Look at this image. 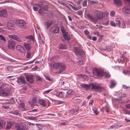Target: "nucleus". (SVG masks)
<instances>
[{
	"mask_svg": "<svg viewBox=\"0 0 130 130\" xmlns=\"http://www.w3.org/2000/svg\"><path fill=\"white\" fill-rule=\"evenodd\" d=\"M59 68H60L58 73H60L65 70L66 68V66L64 64L60 63Z\"/></svg>",
	"mask_w": 130,
	"mask_h": 130,
	"instance_id": "17",
	"label": "nucleus"
},
{
	"mask_svg": "<svg viewBox=\"0 0 130 130\" xmlns=\"http://www.w3.org/2000/svg\"><path fill=\"white\" fill-rule=\"evenodd\" d=\"M15 45V42L14 40L11 39L9 41L8 46L10 49L14 48Z\"/></svg>",
	"mask_w": 130,
	"mask_h": 130,
	"instance_id": "11",
	"label": "nucleus"
},
{
	"mask_svg": "<svg viewBox=\"0 0 130 130\" xmlns=\"http://www.w3.org/2000/svg\"><path fill=\"white\" fill-rule=\"evenodd\" d=\"M16 48L17 50L22 53H24L25 52V49L24 47L21 45H17L16 46Z\"/></svg>",
	"mask_w": 130,
	"mask_h": 130,
	"instance_id": "16",
	"label": "nucleus"
},
{
	"mask_svg": "<svg viewBox=\"0 0 130 130\" xmlns=\"http://www.w3.org/2000/svg\"><path fill=\"white\" fill-rule=\"evenodd\" d=\"M7 16V12L5 9H3L0 11V16L6 17Z\"/></svg>",
	"mask_w": 130,
	"mask_h": 130,
	"instance_id": "22",
	"label": "nucleus"
},
{
	"mask_svg": "<svg viewBox=\"0 0 130 130\" xmlns=\"http://www.w3.org/2000/svg\"><path fill=\"white\" fill-rule=\"evenodd\" d=\"M35 5L40 8V9L38 10V13L41 15L43 13L44 11H46L48 9V6L46 5H44L43 4L40 5L39 4H37Z\"/></svg>",
	"mask_w": 130,
	"mask_h": 130,
	"instance_id": "2",
	"label": "nucleus"
},
{
	"mask_svg": "<svg viewBox=\"0 0 130 130\" xmlns=\"http://www.w3.org/2000/svg\"><path fill=\"white\" fill-rule=\"evenodd\" d=\"M103 15L101 12H98L97 14V17L91 15H89L88 17L92 22L95 24L96 23L99 19H101L103 17Z\"/></svg>",
	"mask_w": 130,
	"mask_h": 130,
	"instance_id": "1",
	"label": "nucleus"
},
{
	"mask_svg": "<svg viewBox=\"0 0 130 130\" xmlns=\"http://www.w3.org/2000/svg\"><path fill=\"white\" fill-rule=\"evenodd\" d=\"M24 45L26 50L27 51H29L30 50L31 46L30 45H29V43L26 42H24Z\"/></svg>",
	"mask_w": 130,
	"mask_h": 130,
	"instance_id": "24",
	"label": "nucleus"
},
{
	"mask_svg": "<svg viewBox=\"0 0 130 130\" xmlns=\"http://www.w3.org/2000/svg\"><path fill=\"white\" fill-rule=\"evenodd\" d=\"M38 110L37 109H34L30 111H29L30 112L29 114L32 115H36L37 113H36L37 112Z\"/></svg>",
	"mask_w": 130,
	"mask_h": 130,
	"instance_id": "27",
	"label": "nucleus"
},
{
	"mask_svg": "<svg viewBox=\"0 0 130 130\" xmlns=\"http://www.w3.org/2000/svg\"><path fill=\"white\" fill-rule=\"evenodd\" d=\"M110 24L112 26L115 27L116 26V24L115 22H114L113 21H111L110 22Z\"/></svg>",
	"mask_w": 130,
	"mask_h": 130,
	"instance_id": "46",
	"label": "nucleus"
},
{
	"mask_svg": "<svg viewBox=\"0 0 130 130\" xmlns=\"http://www.w3.org/2000/svg\"><path fill=\"white\" fill-rule=\"evenodd\" d=\"M123 86L124 89H127L129 88V86H127L125 85H123Z\"/></svg>",
	"mask_w": 130,
	"mask_h": 130,
	"instance_id": "59",
	"label": "nucleus"
},
{
	"mask_svg": "<svg viewBox=\"0 0 130 130\" xmlns=\"http://www.w3.org/2000/svg\"><path fill=\"white\" fill-rule=\"evenodd\" d=\"M16 128L18 130H26V127L24 126L23 123H17L15 124Z\"/></svg>",
	"mask_w": 130,
	"mask_h": 130,
	"instance_id": "7",
	"label": "nucleus"
},
{
	"mask_svg": "<svg viewBox=\"0 0 130 130\" xmlns=\"http://www.w3.org/2000/svg\"><path fill=\"white\" fill-rule=\"evenodd\" d=\"M123 73L125 75H129L130 74V72L129 71L125 70H123Z\"/></svg>",
	"mask_w": 130,
	"mask_h": 130,
	"instance_id": "41",
	"label": "nucleus"
},
{
	"mask_svg": "<svg viewBox=\"0 0 130 130\" xmlns=\"http://www.w3.org/2000/svg\"><path fill=\"white\" fill-rule=\"evenodd\" d=\"M19 26L23 28H25L26 27V23L23 20H18L17 22Z\"/></svg>",
	"mask_w": 130,
	"mask_h": 130,
	"instance_id": "13",
	"label": "nucleus"
},
{
	"mask_svg": "<svg viewBox=\"0 0 130 130\" xmlns=\"http://www.w3.org/2000/svg\"><path fill=\"white\" fill-rule=\"evenodd\" d=\"M45 127L43 126H41L39 127V130H45Z\"/></svg>",
	"mask_w": 130,
	"mask_h": 130,
	"instance_id": "51",
	"label": "nucleus"
},
{
	"mask_svg": "<svg viewBox=\"0 0 130 130\" xmlns=\"http://www.w3.org/2000/svg\"><path fill=\"white\" fill-rule=\"evenodd\" d=\"M31 52L29 51H27V53L26 55V57L27 58H31Z\"/></svg>",
	"mask_w": 130,
	"mask_h": 130,
	"instance_id": "35",
	"label": "nucleus"
},
{
	"mask_svg": "<svg viewBox=\"0 0 130 130\" xmlns=\"http://www.w3.org/2000/svg\"><path fill=\"white\" fill-rule=\"evenodd\" d=\"M10 89L9 88H6L1 92V94L3 95L4 96H7L10 94Z\"/></svg>",
	"mask_w": 130,
	"mask_h": 130,
	"instance_id": "9",
	"label": "nucleus"
},
{
	"mask_svg": "<svg viewBox=\"0 0 130 130\" xmlns=\"http://www.w3.org/2000/svg\"><path fill=\"white\" fill-rule=\"evenodd\" d=\"M125 106L126 107V108H128L130 109V104H126L125 105Z\"/></svg>",
	"mask_w": 130,
	"mask_h": 130,
	"instance_id": "62",
	"label": "nucleus"
},
{
	"mask_svg": "<svg viewBox=\"0 0 130 130\" xmlns=\"http://www.w3.org/2000/svg\"><path fill=\"white\" fill-rule=\"evenodd\" d=\"M93 111H94V112L96 115H98L99 113V111L97 110H93Z\"/></svg>",
	"mask_w": 130,
	"mask_h": 130,
	"instance_id": "61",
	"label": "nucleus"
},
{
	"mask_svg": "<svg viewBox=\"0 0 130 130\" xmlns=\"http://www.w3.org/2000/svg\"><path fill=\"white\" fill-rule=\"evenodd\" d=\"M79 76H80L82 78H86L87 76L85 74H80L79 75Z\"/></svg>",
	"mask_w": 130,
	"mask_h": 130,
	"instance_id": "55",
	"label": "nucleus"
},
{
	"mask_svg": "<svg viewBox=\"0 0 130 130\" xmlns=\"http://www.w3.org/2000/svg\"><path fill=\"white\" fill-rule=\"evenodd\" d=\"M96 26L97 27L96 28V29H101L103 27V26H102L100 25H99L98 24L96 25Z\"/></svg>",
	"mask_w": 130,
	"mask_h": 130,
	"instance_id": "47",
	"label": "nucleus"
},
{
	"mask_svg": "<svg viewBox=\"0 0 130 130\" xmlns=\"http://www.w3.org/2000/svg\"><path fill=\"white\" fill-rule=\"evenodd\" d=\"M26 38L29 39L30 41H32L34 42V38L32 35L27 36Z\"/></svg>",
	"mask_w": 130,
	"mask_h": 130,
	"instance_id": "38",
	"label": "nucleus"
},
{
	"mask_svg": "<svg viewBox=\"0 0 130 130\" xmlns=\"http://www.w3.org/2000/svg\"><path fill=\"white\" fill-rule=\"evenodd\" d=\"M25 78L29 83H32L34 82V76L32 75H27L25 76Z\"/></svg>",
	"mask_w": 130,
	"mask_h": 130,
	"instance_id": "12",
	"label": "nucleus"
},
{
	"mask_svg": "<svg viewBox=\"0 0 130 130\" xmlns=\"http://www.w3.org/2000/svg\"><path fill=\"white\" fill-rule=\"evenodd\" d=\"M108 24H109L108 20H107L105 22V23H103V25H105L107 26V25H108Z\"/></svg>",
	"mask_w": 130,
	"mask_h": 130,
	"instance_id": "57",
	"label": "nucleus"
},
{
	"mask_svg": "<svg viewBox=\"0 0 130 130\" xmlns=\"http://www.w3.org/2000/svg\"><path fill=\"white\" fill-rule=\"evenodd\" d=\"M125 3H127L130 5V0H124Z\"/></svg>",
	"mask_w": 130,
	"mask_h": 130,
	"instance_id": "63",
	"label": "nucleus"
},
{
	"mask_svg": "<svg viewBox=\"0 0 130 130\" xmlns=\"http://www.w3.org/2000/svg\"><path fill=\"white\" fill-rule=\"evenodd\" d=\"M124 113L125 114L130 115V111L126 109H124L123 110Z\"/></svg>",
	"mask_w": 130,
	"mask_h": 130,
	"instance_id": "39",
	"label": "nucleus"
},
{
	"mask_svg": "<svg viewBox=\"0 0 130 130\" xmlns=\"http://www.w3.org/2000/svg\"><path fill=\"white\" fill-rule=\"evenodd\" d=\"M69 5L73 9L75 10L76 11L79 10V8H78L74 7L71 4H69Z\"/></svg>",
	"mask_w": 130,
	"mask_h": 130,
	"instance_id": "40",
	"label": "nucleus"
},
{
	"mask_svg": "<svg viewBox=\"0 0 130 130\" xmlns=\"http://www.w3.org/2000/svg\"><path fill=\"white\" fill-rule=\"evenodd\" d=\"M64 94L65 93L63 91L57 92L56 93V96H58L60 98L63 97Z\"/></svg>",
	"mask_w": 130,
	"mask_h": 130,
	"instance_id": "25",
	"label": "nucleus"
},
{
	"mask_svg": "<svg viewBox=\"0 0 130 130\" xmlns=\"http://www.w3.org/2000/svg\"><path fill=\"white\" fill-rule=\"evenodd\" d=\"M73 52L77 56L82 57L84 54L83 51L78 47H74Z\"/></svg>",
	"mask_w": 130,
	"mask_h": 130,
	"instance_id": "4",
	"label": "nucleus"
},
{
	"mask_svg": "<svg viewBox=\"0 0 130 130\" xmlns=\"http://www.w3.org/2000/svg\"><path fill=\"white\" fill-rule=\"evenodd\" d=\"M50 30L52 34H57L59 32V28L58 26L54 25L52 26L50 28Z\"/></svg>",
	"mask_w": 130,
	"mask_h": 130,
	"instance_id": "5",
	"label": "nucleus"
},
{
	"mask_svg": "<svg viewBox=\"0 0 130 130\" xmlns=\"http://www.w3.org/2000/svg\"><path fill=\"white\" fill-rule=\"evenodd\" d=\"M116 22L115 24H116V25L118 26L119 27H121L120 26L121 22L119 19H116L115 20Z\"/></svg>",
	"mask_w": 130,
	"mask_h": 130,
	"instance_id": "31",
	"label": "nucleus"
},
{
	"mask_svg": "<svg viewBox=\"0 0 130 130\" xmlns=\"http://www.w3.org/2000/svg\"><path fill=\"white\" fill-rule=\"evenodd\" d=\"M38 102L40 104L42 105L43 107L46 106V104L45 100L43 99H40Z\"/></svg>",
	"mask_w": 130,
	"mask_h": 130,
	"instance_id": "20",
	"label": "nucleus"
},
{
	"mask_svg": "<svg viewBox=\"0 0 130 130\" xmlns=\"http://www.w3.org/2000/svg\"><path fill=\"white\" fill-rule=\"evenodd\" d=\"M5 123L0 119V129H3L5 125Z\"/></svg>",
	"mask_w": 130,
	"mask_h": 130,
	"instance_id": "26",
	"label": "nucleus"
},
{
	"mask_svg": "<svg viewBox=\"0 0 130 130\" xmlns=\"http://www.w3.org/2000/svg\"><path fill=\"white\" fill-rule=\"evenodd\" d=\"M0 41L2 42L3 44H4L6 41L5 38L2 35H0Z\"/></svg>",
	"mask_w": 130,
	"mask_h": 130,
	"instance_id": "29",
	"label": "nucleus"
},
{
	"mask_svg": "<svg viewBox=\"0 0 130 130\" xmlns=\"http://www.w3.org/2000/svg\"><path fill=\"white\" fill-rule=\"evenodd\" d=\"M122 11L124 13L126 14H130V6H125L123 8Z\"/></svg>",
	"mask_w": 130,
	"mask_h": 130,
	"instance_id": "15",
	"label": "nucleus"
},
{
	"mask_svg": "<svg viewBox=\"0 0 130 130\" xmlns=\"http://www.w3.org/2000/svg\"><path fill=\"white\" fill-rule=\"evenodd\" d=\"M5 85L4 83H0V92L3 90V88L5 87Z\"/></svg>",
	"mask_w": 130,
	"mask_h": 130,
	"instance_id": "36",
	"label": "nucleus"
},
{
	"mask_svg": "<svg viewBox=\"0 0 130 130\" xmlns=\"http://www.w3.org/2000/svg\"><path fill=\"white\" fill-rule=\"evenodd\" d=\"M35 59H34L32 61H29L28 62L26 63H24L23 64L25 65V64H29L32 63L34 62V61L35 60Z\"/></svg>",
	"mask_w": 130,
	"mask_h": 130,
	"instance_id": "48",
	"label": "nucleus"
},
{
	"mask_svg": "<svg viewBox=\"0 0 130 130\" xmlns=\"http://www.w3.org/2000/svg\"><path fill=\"white\" fill-rule=\"evenodd\" d=\"M84 32L86 35L88 34L89 33V31L87 30H85L84 31Z\"/></svg>",
	"mask_w": 130,
	"mask_h": 130,
	"instance_id": "60",
	"label": "nucleus"
},
{
	"mask_svg": "<svg viewBox=\"0 0 130 130\" xmlns=\"http://www.w3.org/2000/svg\"><path fill=\"white\" fill-rule=\"evenodd\" d=\"M60 63H54L51 64L50 66L52 68L56 69L59 67Z\"/></svg>",
	"mask_w": 130,
	"mask_h": 130,
	"instance_id": "19",
	"label": "nucleus"
},
{
	"mask_svg": "<svg viewBox=\"0 0 130 130\" xmlns=\"http://www.w3.org/2000/svg\"><path fill=\"white\" fill-rule=\"evenodd\" d=\"M87 5V1L86 0H84L83 3V7H85Z\"/></svg>",
	"mask_w": 130,
	"mask_h": 130,
	"instance_id": "53",
	"label": "nucleus"
},
{
	"mask_svg": "<svg viewBox=\"0 0 130 130\" xmlns=\"http://www.w3.org/2000/svg\"><path fill=\"white\" fill-rule=\"evenodd\" d=\"M94 102V101L93 100H90V101L89 103V104L90 105V104L92 105V104Z\"/></svg>",
	"mask_w": 130,
	"mask_h": 130,
	"instance_id": "64",
	"label": "nucleus"
},
{
	"mask_svg": "<svg viewBox=\"0 0 130 130\" xmlns=\"http://www.w3.org/2000/svg\"><path fill=\"white\" fill-rule=\"evenodd\" d=\"M62 32L63 38L66 40H70V37L68 32H66L65 30L64 29V30H62Z\"/></svg>",
	"mask_w": 130,
	"mask_h": 130,
	"instance_id": "10",
	"label": "nucleus"
},
{
	"mask_svg": "<svg viewBox=\"0 0 130 130\" xmlns=\"http://www.w3.org/2000/svg\"><path fill=\"white\" fill-rule=\"evenodd\" d=\"M9 37L11 38L16 40L19 42H21L22 41L21 39L18 36L16 35H10Z\"/></svg>",
	"mask_w": 130,
	"mask_h": 130,
	"instance_id": "14",
	"label": "nucleus"
},
{
	"mask_svg": "<svg viewBox=\"0 0 130 130\" xmlns=\"http://www.w3.org/2000/svg\"><path fill=\"white\" fill-rule=\"evenodd\" d=\"M17 82L20 85L25 84L26 83L24 77L22 76H21L18 77Z\"/></svg>",
	"mask_w": 130,
	"mask_h": 130,
	"instance_id": "8",
	"label": "nucleus"
},
{
	"mask_svg": "<svg viewBox=\"0 0 130 130\" xmlns=\"http://www.w3.org/2000/svg\"><path fill=\"white\" fill-rule=\"evenodd\" d=\"M70 114L72 115H74L76 113L75 111V110L74 109L71 110L70 111Z\"/></svg>",
	"mask_w": 130,
	"mask_h": 130,
	"instance_id": "44",
	"label": "nucleus"
},
{
	"mask_svg": "<svg viewBox=\"0 0 130 130\" xmlns=\"http://www.w3.org/2000/svg\"><path fill=\"white\" fill-rule=\"evenodd\" d=\"M113 1L114 5L117 7L120 6L122 4L120 0H113Z\"/></svg>",
	"mask_w": 130,
	"mask_h": 130,
	"instance_id": "21",
	"label": "nucleus"
},
{
	"mask_svg": "<svg viewBox=\"0 0 130 130\" xmlns=\"http://www.w3.org/2000/svg\"><path fill=\"white\" fill-rule=\"evenodd\" d=\"M77 59L78 60L77 61L78 64L79 65H82L83 63L82 59L80 57L79 58H77Z\"/></svg>",
	"mask_w": 130,
	"mask_h": 130,
	"instance_id": "32",
	"label": "nucleus"
},
{
	"mask_svg": "<svg viewBox=\"0 0 130 130\" xmlns=\"http://www.w3.org/2000/svg\"><path fill=\"white\" fill-rule=\"evenodd\" d=\"M95 71L97 75L98 76L102 77L106 75V73L102 69L95 68Z\"/></svg>",
	"mask_w": 130,
	"mask_h": 130,
	"instance_id": "6",
	"label": "nucleus"
},
{
	"mask_svg": "<svg viewBox=\"0 0 130 130\" xmlns=\"http://www.w3.org/2000/svg\"><path fill=\"white\" fill-rule=\"evenodd\" d=\"M115 12L113 11H112L110 13V15L111 17H113L115 14Z\"/></svg>",
	"mask_w": 130,
	"mask_h": 130,
	"instance_id": "49",
	"label": "nucleus"
},
{
	"mask_svg": "<svg viewBox=\"0 0 130 130\" xmlns=\"http://www.w3.org/2000/svg\"><path fill=\"white\" fill-rule=\"evenodd\" d=\"M67 46L66 45L62 44H60L59 46V48L60 49H64L67 48Z\"/></svg>",
	"mask_w": 130,
	"mask_h": 130,
	"instance_id": "34",
	"label": "nucleus"
},
{
	"mask_svg": "<svg viewBox=\"0 0 130 130\" xmlns=\"http://www.w3.org/2000/svg\"><path fill=\"white\" fill-rule=\"evenodd\" d=\"M91 89L94 91L100 92L103 89V88L99 86L96 83L92 84H91Z\"/></svg>",
	"mask_w": 130,
	"mask_h": 130,
	"instance_id": "3",
	"label": "nucleus"
},
{
	"mask_svg": "<svg viewBox=\"0 0 130 130\" xmlns=\"http://www.w3.org/2000/svg\"><path fill=\"white\" fill-rule=\"evenodd\" d=\"M7 69L8 71H11L13 69L12 67L10 66L7 67Z\"/></svg>",
	"mask_w": 130,
	"mask_h": 130,
	"instance_id": "50",
	"label": "nucleus"
},
{
	"mask_svg": "<svg viewBox=\"0 0 130 130\" xmlns=\"http://www.w3.org/2000/svg\"><path fill=\"white\" fill-rule=\"evenodd\" d=\"M9 113L18 116H20L21 115L20 111L18 110H13L10 111Z\"/></svg>",
	"mask_w": 130,
	"mask_h": 130,
	"instance_id": "18",
	"label": "nucleus"
},
{
	"mask_svg": "<svg viewBox=\"0 0 130 130\" xmlns=\"http://www.w3.org/2000/svg\"><path fill=\"white\" fill-rule=\"evenodd\" d=\"M7 26L9 29H12L13 28V25L10 22H8L7 25Z\"/></svg>",
	"mask_w": 130,
	"mask_h": 130,
	"instance_id": "30",
	"label": "nucleus"
},
{
	"mask_svg": "<svg viewBox=\"0 0 130 130\" xmlns=\"http://www.w3.org/2000/svg\"><path fill=\"white\" fill-rule=\"evenodd\" d=\"M28 119L30 120H34L37 118L36 117H29L28 118Z\"/></svg>",
	"mask_w": 130,
	"mask_h": 130,
	"instance_id": "54",
	"label": "nucleus"
},
{
	"mask_svg": "<svg viewBox=\"0 0 130 130\" xmlns=\"http://www.w3.org/2000/svg\"><path fill=\"white\" fill-rule=\"evenodd\" d=\"M64 103V101H57V103L58 104H62Z\"/></svg>",
	"mask_w": 130,
	"mask_h": 130,
	"instance_id": "52",
	"label": "nucleus"
},
{
	"mask_svg": "<svg viewBox=\"0 0 130 130\" xmlns=\"http://www.w3.org/2000/svg\"><path fill=\"white\" fill-rule=\"evenodd\" d=\"M116 84V83L115 81L113 80H111L110 81V87L112 88L114 87Z\"/></svg>",
	"mask_w": 130,
	"mask_h": 130,
	"instance_id": "28",
	"label": "nucleus"
},
{
	"mask_svg": "<svg viewBox=\"0 0 130 130\" xmlns=\"http://www.w3.org/2000/svg\"><path fill=\"white\" fill-rule=\"evenodd\" d=\"M33 9L35 11H37L38 9V8L36 6H33L32 7Z\"/></svg>",
	"mask_w": 130,
	"mask_h": 130,
	"instance_id": "56",
	"label": "nucleus"
},
{
	"mask_svg": "<svg viewBox=\"0 0 130 130\" xmlns=\"http://www.w3.org/2000/svg\"><path fill=\"white\" fill-rule=\"evenodd\" d=\"M19 106L20 107L24 108L25 107L24 103V102L20 101L19 103Z\"/></svg>",
	"mask_w": 130,
	"mask_h": 130,
	"instance_id": "37",
	"label": "nucleus"
},
{
	"mask_svg": "<svg viewBox=\"0 0 130 130\" xmlns=\"http://www.w3.org/2000/svg\"><path fill=\"white\" fill-rule=\"evenodd\" d=\"M81 86L83 88H85L86 90H88L89 89V86L86 84H82Z\"/></svg>",
	"mask_w": 130,
	"mask_h": 130,
	"instance_id": "33",
	"label": "nucleus"
},
{
	"mask_svg": "<svg viewBox=\"0 0 130 130\" xmlns=\"http://www.w3.org/2000/svg\"><path fill=\"white\" fill-rule=\"evenodd\" d=\"M74 92L72 90H69L66 92V97H70L71 95L73 94Z\"/></svg>",
	"mask_w": 130,
	"mask_h": 130,
	"instance_id": "23",
	"label": "nucleus"
},
{
	"mask_svg": "<svg viewBox=\"0 0 130 130\" xmlns=\"http://www.w3.org/2000/svg\"><path fill=\"white\" fill-rule=\"evenodd\" d=\"M52 90V89H50L49 90H47L46 91H44L43 92V94H47L50 93V92Z\"/></svg>",
	"mask_w": 130,
	"mask_h": 130,
	"instance_id": "45",
	"label": "nucleus"
},
{
	"mask_svg": "<svg viewBox=\"0 0 130 130\" xmlns=\"http://www.w3.org/2000/svg\"><path fill=\"white\" fill-rule=\"evenodd\" d=\"M53 24V23L52 22H50V23H47L46 24L47 28L48 29L49 28L51 25Z\"/></svg>",
	"mask_w": 130,
	"mask_h": 130,
	"instance_id": "42",
	"label": "nucleus"
},
{
	"mask_svg": "<svg viewBox=\"0 0 130 130\" xmlns=\"http://www.w3.org/2000/svg\"><path fill=\"white\" fill-rule=\"evenodd\" d=\"M12 125L10 123H8L6 125L7 129H9L12 127Z\"/></svg>",
	"mask_w": 130,
	"mask_h": 130,
	"instance_id": "43",
	"label": "nucleus"
},
{
	"mask_svg": "<svg viewBox=\"0 0 130 130\" xmlns=\"http://www.w3.org/2000/svg\"><path fill=\"white\" fill-rule=\"evenodd\" d=\"M36 80L37 81H41L42 79L39 76H37L36 77Z\"/></svg>",
	"mask_w": 130,
	"mask_h": 130,
	"instance_id": "58",
	"label": "nucleus"
}]
</instances>
